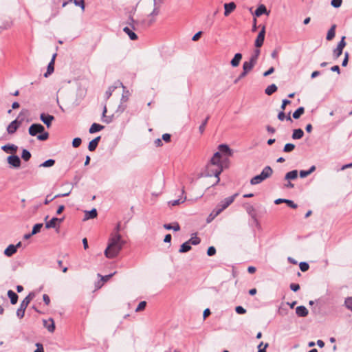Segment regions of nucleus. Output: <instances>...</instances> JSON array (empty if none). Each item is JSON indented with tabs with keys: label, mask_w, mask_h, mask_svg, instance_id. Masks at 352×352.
I'll list each match as a JSON object with an SVG mask.
<instances>
[{
	"label": "nucleus",
	"mask_w": 352,
	"mask_h": 352,
	"mask_svg": "<svg viewBox=\"0 0 352 352\" xmlns=\"http://www.w3.org/2000/svg\"><path fill=\"white\" fill-rule=\"evenodd\" d=\"M345 36H343L340 40V41L338 43L337 47L340 48L343 50L344 47L346 46V43L345 42Z\"/></svg>",
	"instance_id": "13d9d810"
},
{
	"label": "nucleus",
	"mask_w": 352,
	"mask_h": 352,
	"mask_svg": "<svg viewBox=\"0 0 352 352\" xmlns=\"http://www.w3.org/2000/svg\"><path fill=\"white\" fill-rule=\"evenodd\" d=\"M28 133L31 136L37 135V139L40 141H45L49 138V133L45 131V127L38 123L32 124L28 129Z\"/></svg>",
	"instance_id": "7ed1b4c3"
},
{
	"label": "nucleus",
	"mask_w": 352,
	"mask_h": 352,
	"mask_svg": "<svg viewBox=\"0 0 352 352\" xmlns=\"http://www.w3.org/2000/svg\"><path fill=\"white\" fill-rule=\"evenodd\" d=\"M160 13V7L157 6L156 4L154 5V8L153 11L148 15V16L150 18L148 20H142V25L145 27L150 26L152 25L155 21V16H157Z\"/></svg>",
	"instance_id": "423d86ee"
},
{
	"label": "nucleus",
	"mask_w": 352,
	"mask_h": 352,
	"mask_svg": "<svg viewBox=\"0 0 352 352\" xmlns=\"http://www.w3.org/2000/svg\"><path fill=\"white\" fill-rule=\"evenodd\" d=\"M296 313L299 317H306L309 314L307 309L302 305L296 307Z\"/></svg>",
	"instance_id": "6ab92c4d"
},
{
	"label": "nucleus",
	"mask_w": 352,
	"mask_h": 352,
	"mask_svg": "<svg viewBox=\"0 0 352 352\" xmlns=\"http://www.w3.org/2000/svg\"><path fill=\"white\" fill-rule=\"evenodd\" d=\"M171 135L168 133H164L162 135V139L166 142H169L170 141Z\"/></svg>",
	"instance_id": "338daca9"
},
{
	"label": "nucleus",
	"mask_w": 352,
	"mask_h": 352,
	"mask_svg": "<svg viewBox=\"0 0 352 352\" xmlns=\"http://www.w3.org/2000/svg\"><path fill=\"white\" fill-rule=\"evenodd\" d=\"M43 325L51 333L54 332L55 330L54 322L52 318H50L49 321L43 320Z\"/></svg>",
	"instance_id": "f3484780"
},
{
	"label": "nucleus",
	"mask_w": 352,
	"mask_h": 352,
	"mask_svg": "<svg viewBox=\"0 0 352 352\" xmlns=\"http://www.w3.org/2000/svg\"><path fill=\"white\" fill-rule=\"evenodd\" d=\"M285 204L290 208H297V204H296L293 201L290 200V199H287V201H285Z\"/></svg>",
	"instance_id": "e2e57ef3"
},
{
	"label": "nucleus",
	"mask_w": 352,
	"mask_h": 352,
	"mask_svg": "<svg viewBox=\"0 0 352 352\" xmlns=\"http://www.w3.org/2000/svg\"><path fill=\"white\" fill-rule=\"evenodd\" d=\"M191 245L188 241H186L181 245L179 252L180 253H186L191 250Z\"/></svg>",
	"instance_id": "c756f323"
},
{
	"label": "nucleus",
	"mask_w": 352,
	"mask_h": 352,
	"mask_svg": "<svg viewBox=\"0 0 352 352\" xmlns=\"http://www.w3.org/2000/svg\"><path fill=\"white\" fill-rule=\"evenodd\" d=\"M299 267L300 270L303 272H307L309 268V265L307 262H300Z\"/></svg>",
	"instance_id": "de8ad7c7"
},
{
	"label": "nucleus",
	"mask_w": 352,
	"mask_h": 352,
	"mask_svg": "<svg viewBox=\"0 0 352 352\" xmlns=\"http://www.w3.org/2000/svg\"><path fill=\"white\" fill-rule=\"evenodd\" d=\"M238 196V193H235L233 195L225 198L222 200L217 206L214 208L221 214L224 210H226L230 204H232L235 198Z\"/></svg>",
	"instance_id": "39448f33"
},
{
	"label": "nucleus",
	"mask_w": 352,
	"mask_h": 352,
	"mask_svg": "<svg viewBox=\"0 0 352 352\" xmlns=\"http://www.w3.org/2000/svg\"><path fill=\"white\" fill-rule=\"evenodd\" d=\"M115 91V89H113V87H112L111 86H110L108 89L107 90V91L105 92V94H104V96L106 98V100H108L112 95V93Z\"/></svg>",
	"instance_id": "6e6d98bb"
},
{
	"label": "nucleus",
	"mask_w": 352,
	"mask_h": 352,
	"mask_svg": "<svg viewBox=\"0 0 352 352\" xmlns=\"http://www.w3.org/2000/svg\"><path fill=\"white\" fill-rule=\"evenodd\" d=\"M263 14H268V12H267L265 6L263 4H261V5L258 6V8L256 9V10L254 12V14L256 16H260Z\"/></svg>",
	"instance_id": "412c9836"
},
{
	"label": "nucleus",
	"mask_w": 352,
	"mask_h": 352,
	"mask_svg": "<svg viewBox=\"0 0 352 352\" xmlns=\"http://www.w3.org/2000/svg\"><path fill=\"white\" fill-rule=\"evenodd\" d=\"M209 119H210V116H208L206 118V119L202 122L201 124L199 126V131L201 134H202L204 132L206 126Z\"/></svg>",
	"instance_id": "37998d69"
},
{
	"label": "nucleus",
	"mask_w": 352,
	"mask_h": 352,
	"mask_svg": "<svg viewBox=\"0 0 352 352\" xmlns=\"http://www.w3.org/2000/svg\"><path fill=\"white\" fill-rule=\"evenodd\" d=\"M219 151L220 153H223L227 156H232L233 154L232 151L230 148V147L227 144H220L218 147Z\"/></svg>",
	"instance_id": "4468645a"
},
{
	"label": "nucleus",
	"mask_w": 352,
	"mask_h": 352,
	"mask_svg": "<svg viewBox=\"0 0 352 352\" xmlns=\"http://www.w3.org/2000/svg\"><path fill=\"white\" fill-rule=\"evenodd\" d=\"M256 64V63L250 59L249 61H245L243 63V70H245L246 72H249L253 69Z\"/></svg>",
	"instance_id": "5701e85b"
},
{
	"label": "nucleus",
	"mask_w": 352,
	"mask_h": 352,
	"mask_svg": "<svg viewBox=\"0 0 352 352\" xmlns=\"http://www.w3.org/2000/svg\"><path fill=\"white\" fill-rule=\"evenodd\" d=\"M43 227V223H36L33 226L31 234H36L41 231Z\"/></svg>",
	"instance_id": "a18cd8bd"
},
{
	"label": "nucleus",
	"mask_w": 352,
	"mask_h": 352,
	"mask_svg": "<svg viewBox=\"0 0 352 352\" xmlns=\"http://www.w3.org/2000/svg\"><path fill=\"white\" fill-rule=\"evenodd\" d=\"M16 252V247L12 244L9 245L4 250V254L8 257L12 256Z\"/></svg>",
	"instance_id": "4be33fe9"
},
{
	"label": "nucleus",
	"mask_w": 352,
	"mask_h": 352,
	"mask_svg": "<svg viewBox=\"0 0 352 352\" xmlns=\"http://www.w3.org/2000/svg\"><path fill=\"white\" fill-rule=\"evenodd\" d=\"M222 171L221 154L216 152L206 166V176H214L217 179L216 184H218L220 181L219 175Z\"/></svg>",
	"instance_id": "f03ea898"
},
{
	"label": "nucleus",
	"mask_w": 352,
	"mask_h": 352,
	"mask_svg": "<svg viewBox=\"0 0 352 352\" xmlns=\"http://www.w3.org/2000/svg\"><path fill=\"white\" fill-rule=\"evenodd\" d=\"M220 213L215 208L212 210L210 214L208 216L206 219L207 223H210L215 217H217Z\"/></svg>",
	"instance_id": "c9c22d12"
},
{
	"label": "nucleus",
	"mask_w": 352,
	"mask_h": 352,
	"mask_svg": "<svg viewBox=\"0 0 352 352\" xmlns=\"http://www.w3.org/2000/svg\"><path fill=\"white\" fill-rule=\"evenodd\" d=\"M125 244L119 233H112L109 239L108 245L104 251V255L109 258L117 256Z\"/></svg>",
	"instance_id": "f257e3e1"
},
{
	"label": "nucleus",
	"mask_w": 352,
	"mask_h": 352,
	"mask_svg": "<svg viewBox=\"0 0 352 352\" xmlns=\"http://www.w3.org/2000/svg\"><path fill=\"white\" fill-rule=\"evenodd\" d=\"M277 91V86L275 84H272L265 89V94L271 96L272 94Z\"/></svg>",
	"instance_id": "473e14b6"
},
{
	"label": "nucleus",
	"mask_w": 352,
	"mask_h": 352,
	"mask_svg": "<svg viewBox=\"0 0 352 352\" xmlns=\"http://www.w3.org/2000/svg\"><path fill=\"white\" fill-rule=\"evenodd\" d=\"M265 27L263 25L255 40L254 45L256 47L259 48L263 45L265 40Z\"/></svg>",
	"instance_id": "9d476101"
},
{
	"label": "nucleus",
	"mask_w": 352,
	"mask_h": 352,
	"mask_svg": "<svg viewBox=\"0 0 352 352\" xmlns=\"http://www.w3.org/2000/svg\"><path fill=\"white\" fill-rule=\"evenodd\" d=\"M8 163L14 168H19L21 161L19 157L15 154H12L7 157Z\"/></svg>",
	"instance_id": "1a4fd4ad"
},
{
	"label": "nucleus",
	"mask_w": 352,
	"mask_h": 352,
	"mask_svg": "<svg viewBox=\"0 0 352 352\" xmlns=\"http://www.w3.org/2000/svg\"><path fill=\"white\" fill-rule=\"evenodd\" d=\"M21 115H19L16 119L13 120L10 123V124L7 127V131L9 134H13L14 133L18 128L21 126L22 124V122L23 120V118H21L20 120H19Z\"/></svg>",
	"instance_id": "0eeeda50"
},
{
	"label": "nucleus",
	"mask_w": 352,
	"mask_h": 352,
	"mask_svg": "<svg viewBox=\"0 0 352 352\" xmlns=\"http://www.w3.org/2000/svg\"><path fill=\"white\" fill-rule=\"evenodd\" d=\"M236 8V4L234 2L226 3L224 4V15L228 16Z\"/></svg>",
	"instance_id": "2eb2a0df"
},
{
	"label": "nucleus",
	"mask_w": 352,
	"mask_h": 352,
	"mask_svg": "<svg viewBox=\"0 0 352 352\" xmlns=\"http://www.w3.org/2000/svg\"><path fill=\"white\" fill-rule=\"evenodd\" d=\"M342 51L343 50L342 49L336 47L333 52L334 58H338V57H340L342 54Z\"/></svg>",
	"instance_id": "603ef678"
},
{
	"label": "nucleus",
	"mask_w": 352,
	"mask_h": 352,
	"mask_svg": "<svg viewBox=\"0 0 352 352\" xmlns=\"http://www.w3.org/2000/svg\"><path fill=\"white\" fill-rule=\"evenodd\" d=\"M289 287L293 292H297L300 289V285L297 283H292Z\"/></svg>",
	"instance_id": "0e129e2a"
},
{
	"label": "nucleus",
	"mask_w": 352,
	"mask_h": 352,
	"mask_svg": "<svg viewBox=\"0 0 352 352\" xmlns=\"http://www.w3.org/2000/svg\"><path fill=\"white\" fill-rule=\"evenodd\" d=\"M98 212L96 208H93L89 211H85V219H94L97 217Z\"/></svg>",
	"instance_id": "7c9ffc66"
},
{
	"label": "nucleus",
	"mask_w": 352,
	"mask_h": 352,
	"mask_svg": "<svg viewBox=\"0 0 352 352\" xmlns=\"http://www.w3.org/2000/svg\"><path fill=\"white\" fill-rule=\"evenodd\" d=\"M8 296L10 298L12 305L16 304L19 296L14 292H13L12 290H9L8 292Z\"/></svg>",
	"instance_id": "b1692460"
},
{
	"label": "nucleus",
	"mask_w": 352,
	"mask_h": 352,
	"mask_svg": "<svg viewBox=\"0 0 352 352\" xmlns=\"http://www.w3.org/2000/svg\"><path fill=\"white\" fill-rule=\"evenodd\" d=\"M304 135V132L301 129H294L292 135V139L299 140L301 139Z\"/></svg>",
	"instance_id": "cd10ccee"
},
{
	"label": "nucleus",
	"mask_w": 352,
	"mask_h": 352,
	"mask_svg": "<svg viewBox=\"0 0 352 352\" xmlns=\"http://www.w3.org/2000/svg\"><path fill=\"white\" fill-rule=\"evenodd\" d=\"M186 200V197H182L181 198H179L175 200L170 201H168V205L171 206H175L177 205H179L182 203H184Z\"/></svg>",
	"instance_id": "72a5a7b5"
},
{
	"label": "nucleus",
	"mask_w": 352,
	"mask_h": 352,
	"mask_svg": "<svg viewBox=\"0 0 352 352\" xmlns=\"http://www.w3.org/2000/svg\"><path fill=\"white\" fill-rule=\"evenodd\" d=\"M290 103H291V101L287 100V99L283 100L282 104H281V107H280L281 109L283 111H284L285 109L286 105L289 104Z\"/></svg>",
	"instance_id": "69168bd1"
},
{
	"label": "nucleus",
	"mask_w": 352,
	"mask_h": 352,
	"mask_svg": "<svg viewBox=\"0 0 352 352\" xmlns=\"http://www.w3.org/2000/svg\"><path fill=\"white\" fill-rule=\"evenodd\" d=\"M35 297L34 292H30L21 302L20 306L26 309L32 300Z\"/></svg>",
	"instance_id": "dca6fc26"
},
{
	"label": "nucleus",
	"mask_w": 352,
	"mask_h": 352,
	"mask_svg": "<svg viewBox=\"0 0 352 352\" xmlns=\"http://www.w3.org/2000/svg\"><path fill=\"white\" fill-rule=\"evenodd\" d=\"M342 0H331V5L336 8H338L341 6Z\"/></svg>",
	"instance_id": "5fc2aeb1"
},
{
	"label": "nucleus",
	"mask_w": 352,
	"mask_h": 352,
	"mask_svg": "<svg viewBox=\"0 0 352 352\" xmlns=\"http://www.w3.org/2000/svg\"><path fill=\"white\" fill-rule=\"evenodd\" d=\"M295 148V145L292 143H287L283 148V151L285 153L292 152Z\"/></svg>",
	"instance_id": "c03bdc74"
},
{
	"label": "nucleus",
	"mask_w": 352,
	"mask_h": 352,
	"mask_svg": "<svg viewBox=\"0 0 352 352\" xmlns=\"http://www.w3.org/2000/svg\"><path fill=\"white\" fill-rule=\"evenodd\" d=\"M56 57V54L55 53L52 55L51 61L49 63V64L47 65V72L44 74V76L45 78L48 77L50 74H52L54 72V61H55Z\"/></svg>",
	"instance_id": "f8f14e48"
},
{
	"label": "nucleus",
	"mask_w": 352,
	"mask_h": 352,
	"mask_svg": "<svg viewBox=\"0 0 352 352\" xmlns=\"http://www.w3.org/2000/svg\"><path fill=\"white\" fill-rule=\"evenodd\" d=\"M31 157H32V155H31L30 152L28 150L25 149V148H23L22 150L21 158L24 161H25V162L29 161L30 160Z\"/></svg>",
	"instance_id": "4c0bfd02"
},
{
	"label": "nucleus",
	"mask_w": 352,
	"mask_h": 352,
	"mask_svg": "<svg viewBox=\"0 0 352 352\" xmlns=\"http://www.w3.org/2000/svg\"><path fill=\"white\" fill-rule=\"evenodd\" d=\"M25 309H26L23 308L21 306L19 307V308L16 311V316L19 318L21 319L22 318H23Z\"/></svg>",
	"instance_id": "09e8293b"
},
{
	"label": "nucleus",
	"mask_w": 352,
	"mask_h": 352,
	"mask_svg": "<svg viewBox=\"0 0 352 352\" xmlns=\"http://www.w3.org/2000/svg\"><path fill=\"white\" fill-rule=\"evenodd\" d=\"M344 306L347 309L352 311V296L347 297L345 298Z\"/></svg>",
	"instance_id": "ea45409f"
},
{
	"label": "nucleus",
	"mask_w": 352,
	"mask_h": 352,
	"mask_svg": "<svg viewBox=\"0 0 352 352\" xmlns=\"http://www.w3.org/2000/svg\"><path fill=\"white\" fill-rule=\"evenodd\" d=\"M112 87H113L114 89L118 88V87H122L123 89H125V87L124 86V85L122 84V82L120 80H117L116 81L113 85H111Z\"/></svg>",
	"instance_id": "bf43d9fd"
},
{
	"label": "nucleus",
	"mask_w": 352,
	"mask_h": 352,
	"mask_svg": "<svg viewBox=\"0 0 352 352\" xmlns=\"http://www.w3.org/2000/svg\"><path fill=\"white\" fill-rule=\"evenodd\" d=\"M305 113V108L303 107H298L294 113L293 118L294 119H298Z\"/></svg>",
	"instance_id": "f704fd0d"
},
{
	"label": "nucleus",
	"mask_w": 352,
	"mask_h": 352,
	"mask_svg": "<svg viewBox=\"0 0 352 352\" xmlns=\"http://www.w3.org/2000/svg\"><path fill=\"white\" fill-rule=\"evenodd\" d=\"M298 177V171L297 170H293L292 171L288 172L286 173L285 176V179L286 180H291V179H295Z\"/></svg>",
	"instance_id": "2f4dec72"
},
{
	"label": "nucleus",
	"mask_w": 352,
	"mask_h": 352,
	"mask_svg": "<svg viewBox=\"0 0 352 352\" xmlns=\"http://www.w3.org/2000/svg\"><path fill=\"white\" fill-rule=\"evenodd\" d=\"M115 273L116 272L106 276H102L100 274H98V276L101 278V280L102 282H107L109 280L110 278H111L115 274Z\"/></svg>",
	"instance_id": "4d7b16f0"
},
{
	"label": "nucleus",
	"mask_w": 352,
	"mask_h": 352,
	"mask_svg": "<svg viewBox=\"0 0 352 352\" xmlns=\"http://www.w3.org/2000/svg\"><path fill=\"white\" fill-rule=\"evenodd\" d=\"M1 149L7 153L15 154L18 150V146L12 144H8L2 146Z\"/></svg>",
	"instance_id": "ddd939ff"
},
{
	"label": "nucleus",
	"mask_w": 352,
	"mask_h": 352,
	"mask_svg": "<svg viewBox=\"0 0 352 352\" xmlns=\"http://www.w3.org/2000/svg\"><path fill=\"white\" fill-rule=\"evenodd\" d=\"M235 311L238 314H244L246 313V309L242 306H237L235 308Z\"/></svg>",
	"instance_id": "680f3d73"
},
{
	"label": "nucleus",
	"mask_w": 352,
	"mask_h": 352,
	"mask_svg": "<svg viewBox=\"0 0 352 352\" xmlns=\"http://www.w3.org/2000/svg\"><path fill=\"white\" fill-rule=\"evenodd\" d=\"M129 96H130V92L128 90H126V88H125V89H123V92H122V98H121L122 103L126 102L129 100Z\"/></svg>",
	"instance_id": "79ce46f5"
},
{
	"label": "nucleus",
	"mask_w": 352,
	"mask_h": 352,
	"mask_svg": "<svg viewBox=\"0 0 352 352\" xmlns=\"http://www.w3.org/2000/svg\"><path fill=\"white\" fill-rule=\"evenodd\" d=\"M216 254V249L213 246H210L208 248L207 254L209 256H214Z\"/></svg>",
	"instance_id": "052dcab7"
},
{
	"label": "nucleus",
	"mask_w": 352,
	"mask_h": 352,
	"mask_svg": "<svg viewBox=\"0 0 352 352\" xmlns=\"http://www.w3.org/2000/svg\"><path fill=\"white\" fill-rule=\"evenodd\" d=\"M54 119V116L50 114L42 113L40 115V120L47 126V128L51 126L52 122Z\"/></svg>",
	"instance_id": "9b49d317"
},
{
	"label": "nucleus",
	"mask_w": 352,
	"mask_h": 352,
	"mask_svg": "<svg viewBox=\"0 0 352 352\" xmlns=\"http://www.w3.org/2000/svg\"><path fill=\"white\" fill-rule=\"evenodd\" d=\"M103 129H104V126H102L100 124L94 123L91 124V127L89 128V132L90 133H95L96 132H98V131L102 130Z\"/></svg>",
	"instance_id": "bb28decb"
},
{
	"label": "nucleus",
	"mask_w": 352,
	"mask_h": 352,
	"mask_svg": "<svg viewBox=\"0 0 352 352\" xmlns=\"http://www.w3.org/2000/svg\"><path fill=\"white\" fill-rule=\"evenodd\" d=\"M55 164V160L53 159H49L39 165V167L48 168L52 167Z\"/></svg>",
	"instance_id": "58836bf2"
},
{
	"label": "nucleus",
	"mask_w": 352,
	"mask_h": 352,
	"mask_svg": "<svg viewBox=\"0 0 352 352\" xmlns=\"http://www.w3.org/2000/svg\"><path fill=\"white\" fill-rule=\"evenodd\" d=\"M146 306V301H141L138 307H136L135 309V311L138 312V311H141L142 310H144L145 309Z\"/></svg>",
	"instance_id": "3c124183"
},
{
	"label": "nucleus",
	"mask_w": 352,
	"mask_h": 352,
	"mask_svg": "<svg viewBox=\"0 0 352 352\" xmlns=\"http://www.w3.org/2000/svg\"><path fill=\"white\" fill-rule=\"evenodd\" d=\"M336 28V25L333 24L331 25V28L328 30V32L327 34V37H326V39L327 41H331L335 37Z\"/></svg>",
	"instance_id": "a878e982"
},
{
	"label": "nucleus",
	"mask_w": 352,
	"mask_h": 352,
	"mask_svg": "<svg viewBox=\"0 0 352 352\" xmlns=\"http://www.w3.org/2000/svg\"><path fill=\"white\" fill-rule=\"evenodd\" d=\"M82 142V140L80 138H75L72 141V146L74 148H78Z\"/></svg>",
	"instance_id": "864d4df0"
},
{
	"label": "nucleus",
	"mask_w": 352,
	"mask_h": 352,
	"mask_svg": "<svg viewBox=\"0 0 352 352\" xmlns=\"http://www.w3.org/2000/svg\"><path fill=\"white\" fill-rule=\"evenodd\" d=\"M260 52H261L260 50L256 49L254 51V53L251 55L250 59L256 63L258 56L260 55Z\"/></svg>",
	"instance_id": "a19ab883"
},
{
	"label": "nucleus",
	"mask_w": 352,
	"mask_h": 352,
	"mask_svg": "<svg viewBox=\"0 0 352 352\" xmlns=\"http://www.w3.org/2000/svg\"><path fill=\"white\" fill-rule=\"evenodd\" d=\"M100 138H101L100 136H98L89 142V145H88V149L90 151H94L96 150V148H97L98 143L100 140Z\"/></svg>",
	"instance_id": "a211bd4d"
},
{
	"label": "nucleus",
	"mask_w": 352,
	"mask_h": 352,
	"mask_svg": "<svg viewBox=\"0 0 352 352\" xmlns=\"http://www.w3.org/2000/svg\"><path fill=\"white\" fill-rule=\"evenodd\" d=\"M70 2L74 1V4L77 6H80L82 10H85V2L84 0H69Z\"/></svg>",
	"instance_id": "8fccbe9b"
},
{
	"label": "nucleus",
	"mask_w": 352,
	"mask_h": 352,
	"mask_svg": "<svg viewBox=\"0 0 352 352\" xmlns=\"http://www.w3.org/2000/svg\"><path fill=\"white\" fill-rule=\"evenodd\" d=\"M123 31L129 36L131 40L135 41L138 39L137 34L130 28L125 27L123 28Z\"/></svg>",
	"instance_id": "393cba45"
},
{
	"label": "nucleus",
	"mask_w": 352,
	"mask_h": 352,
	"mask_svg": "<svg viewBox=\"0 0 352 352\" xmlns=\"http://www.w3.org/2000/svg\"><path fill=\"white\" fill-rule=\"evenodd\" d=\"M195 235H196V234H195ZM188 241L190 243V245H196L200 243L201 240L199 237L195 236H192Z\"/></svg>",
	"instance_id": "49530a36"
},
{
	"label": "nucleus",
	"mask_w": 352,
	"mask_h": 352,
	"mask_svg": "<svg viewBox=\"0 0 352 352\" xmlns=\"http://www.w3.org/2000/svg\"><path fill=\"white\" fill-rule=\"evenodd\" d=\"M273 173V170L270 166H266L259 175L253 177L250 180L252 185L261 184L267 178H270Z\"/></svg>",
	"instance_id": "20e7f679"
},
{
	"label": "nucleus",
	"mask_w": 352,
	"mask_h": 352,
	"mask_svg": "<svg viewBox=\"0 0 352 352\" xmlns=\"http://www.w3.org/2000/svg\"><path fill=\"white\" fill-rule=\"evenodd\" d=\"M242 54L241 53H236L230 61L231 65L234 67L239 66Z\"/></svg>",
	"instance_id": "aec40b11"
},
{
	"label": "nucleus",
	"mask_w": 352,
	"mask_h": 352,
	"mask_svg": "<svg viewBox=\"0 0 352 352\" xmlns=\"http://www.w3.org/2000/svg\"><path fill=\"white\" fill-rule=\"evenodd\" d=\"M245 210L248 212V214L251 217L255 226L257 228H260L261 225L257 219L256 213L255 208H254V206H251V205H248L245 206Z\"/></svg>",
	"instance_id": "6e6552de"
},
{
	"label": "nucleus",
	"mask_w": 352,
	"mask_h": 352,
	"mask_svg": "<svg viewBox=\"0 0 352 352\" xmlns=\"http://www.w3.org/2000/svg\"><path fill=\"white\" fill-rule=\"evenodd\" d=\"M164 228L166 230H173L174 231H179L180 230V226L177 222H175L173 226L170 223L164 224Z\"/></svg>",
	"instance_id": "e433bc0d"
},
{
	"label": "nucleus",
	"mask_w": 352,
	"mask_h": 352,
	"mask_svg": "<svg viewBox=\"0 0 352 352\" xmlns=\"http://www.w3.org/2000/svg\"><path fill=\"white\" fill-rule=\"evenodd\" d=\"M278 119L280 121H283L285 118H286V115L285 113H284V111L282 110L281 111H280L278 114Z\"/></svg>",
	"instance_id": "774afa93"
},
{
	"label": "nucleus",
	"mask_w": 352,
	"mask_h": 352,
	"mask_svg": "<svg viewBox=\"0 0 352 352\" xmlns=\"http://www.w3.org/2000/svg\"><path fill=\"white\" fill-rule=\"evenodd\" d=\"M58 223V218L57 217H53L50 221L46 222L45 223V228L47 229L49 228H56L57 226Z\"/></svg>",
	"instance_id": "c85d7f7f"
}]
</instances>
